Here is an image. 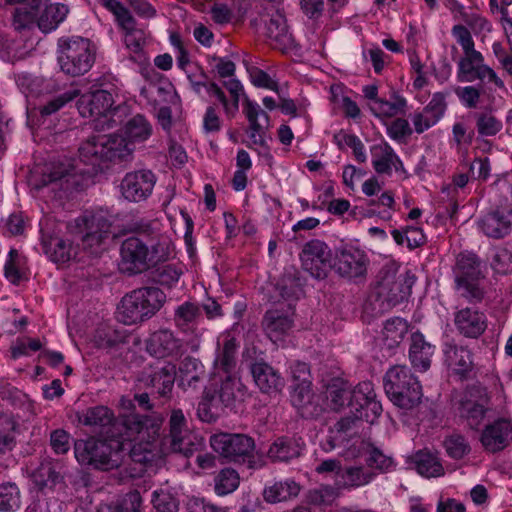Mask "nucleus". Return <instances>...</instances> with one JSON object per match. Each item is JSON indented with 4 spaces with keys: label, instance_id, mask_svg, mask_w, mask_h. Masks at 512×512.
Instances as JSON below:
<instances>
[{
    "label": "nucleus",
    "instance_id": "69168bd1",
    "mask_svg": "<svg viewBox=\"0 0 512 512\" xmlns=\"http://www.w3.org/2000/svg\"><path fill=\"white\" fill-rule=\"evenodd\" d=\"M181 271L173 265L163 266L158 273V281L162 285L171 286L179 280Z\"/></svg>",
    "mask_w": 512,
    "mask_h": 512
},
{
    "label": "nucleus",
    "instance_id": "f8f14e48",
    "mask_svg": "<svg viewBox=\"0 0 512 512\" xmlns=\"http://www.w3.org/2000/svg\"><path fill=\"white\" fill-rule=\"evenodd\" d=\"M116 143L117 139L112 138V135H94L81 143L78 150L79 161L97 167L105 160L123 159L131 154L127 145L120 147Z\"/></svg>",
    "mask_w": 512,
    "mask_h": 512
},
{
    "label": "nucleus",
    "instance_id": "f3484780",
    "mask_svg": "<svg viewBox=\"0 0 512 512\" xmlns=\"http://www.w3.org/2000/svg\"><path fill=\"white\" fill-rule=\"evenodd\" d=\"M210 443L215 452L234 461L248 456L255 447L252 438L241 434H216L211 437Z\"/></svg>",
    "mask_w": 512,
    "mask_h": 512
},
{
    "label": "nucleus",
    "instance_id": "864d4df0",
    "mask_svg": "<svg viewBox=\"0 0 512 512\" xmlns=\"http://www.w3.org/2000/svg\"><path fill=\"white\" fill-rule=\"evenodd\" d=\"M502 128V123L491 114H483L478 118L477 129L483 136H494Z\"/></svg>",
    "mask_w": 512,
    "mask_h": 512
},
{
    "label": "nucleus",
    "instance_id": "bf43d9fd",
    "mask_svg": "<svg viewBox=\"0 0 512 512\" xmlns=\"http://www.w3.org/2000/svg\"><path fill=\"white\" fill-rule=\"evenodd\" d=\"M212 20L217 24H226L232 18V9L221 2H214L209 9Z\"/></svg>",
    "mask_w": 512,
    "mask_h": 512
},
{
    "label": "nucleus",
    "instance_id": "3c124183",
    "mask_svg": "<svg viewBox=\"0 0 512 512\" xmlns=\"http://www.w3.org/2000/svg\"><path fill=\"white\" fill-rule=\"evenodd\" d=\"M444 446L447 454L454 459H461L469 452V446L465 439L458 435L448 437Z\"/></svg>",
    "mask_w": 512,
    "mask_h": 512
},
{
    "label": "nucleus",
    "instance_id": "7ed1b4c3",
    "mask_svg": "<svg viewBox=\"0 0 512 512\" xmlns=\"http://www.w3.org/2000/svg\"><path fill=\"white\" fill-rule=\"evenodd\" d=\"M237 343L230 333H223L217 348L209 384L198 404L197 414L203 422L213 421L222 407L236 408L249 396L236 370Z\"/></svg>",
    "mask_w": 512,
    "mask_h": 512
},
{
    "label": "nucleus",
    "instance_id": "4be33fe9",
    "mask_svg": "<svg viewBox=\"0 0 512 512\" xmlns=\"http://www.w3.org/2000/svg\"><path fill=\"white\" fill-rule=\"evenodd\" d=\"M151 126L147 120L137 115L133 117L124 128V135H112V138L117 139L116 146H128L131 152L134 149V144L143 142L151 135Z\"/></svg>",
    "mask_w": 512,
    "mask_h": 512
},
{
    "label": "nucleus",
    "instance_id": "9d476101",
    "mask_svg": "<svg viewBox=\"0 0 512 512\" xmlns=\"http://www.w3.org/2000/svg\"><path fill=\"white\" fill-rule=\"evenodd\" d=\"M94 57L95 49L88 39L71 37L58 42V64L65 74L78 76L88 72Z\"/></svg>",
    "mask_w": 512,
    "mask_h": 512
},
{
    "label": "nucleus",
    "instance_id": "ddd939ff",
    "mask_svg": "<svg viewBox=\"0 0 512 512\" xmlns=\"http://www.w3.org/2000/svg\"><path fill=\"white\" fill-rule=\"evenodd\" d=\"M457 74L462 82L481 80L485 84L491 85V88L504 89L501 79L489 66L484 64L482 54L476 50L464 53L459 61Z\"/></svg>",
    "mask_w": 512,
    "mask_h": 512
},
{
    "label": "nucleus",
    "instance_id": "393cba45",
    "mask_svg": "<svg viewBox=\"0 0 512 512\" xmlns=\"http://www.w3.org/2000/svg\"><path fill=\"white\" fill-rule=\"evenodd\" d=\"M512 226V211L497 210L485 215L479 222L481 231L489 237L501 238L507 235Z\"/></svg>",
    "mask_w": 512,
    "mask_h": 512
},
{
    "label": "nucleus",
    "instance_id": "79ce46f5",
    "mask_svg": "<svg viewBox=\"0 0 512 512\" xmlns=\"http://www.w3.org/2000/svg\"><path fill=\"white\" fill-rule=\"evenodd\" d=\"M142 498L139 492L127 494L121 501L115 504L101 505L98 512H140Z\"/></svg>",
    "mask_w": 512,
    "mask_h": 512
},
{
    "label": "nucleus",
    "instance_id": "603ef678",
    "mask_svg": "<svg viewBox=\"0 0 512 512\" xmlns=\"http://www.w3.org/2000/svg\"><path fill=\"white\" fill-rule=\"evenodd\" d=\"M339 144H345L353 150L356 160L364 162L366 160L365 148L361 140L355 135L339 133L335 136Z\"/></svg>",
    "mask_w": 512,
    "mask_h": 512
},
{
    "label": "nucleus",
    "instance_id": "473e14b6",
    "mask_svg": "<svg viewBox=\"0 0 512 512\" xmlns=\"http://www.w3.org/2000/svg\"><path fill=\"white\" fill-rule=\"evenodd\" d=\"M368 107L375 117L386 123L389 119L404 112L406 100L399 95H394L390 100L380 98L379 100L368 102Z\"/></svg>",
    "mask_w": 512,
    "mask_h": 512
},
{
    "label": "nucleus",
    "instance_id": "5fc2aeb1",
    "mask_svg": "<svg viewBox=\"0 0 512 512\" xmlns=\"http://www.w3.org/2000/svg\"><path fill=\"white\" fill-rule=\"evenodd\" d=\"M198 316V308L192 303H184L179 306L176 315L175 321L179 327H186L189 324H192Z\"/></svg>",
    "mask_w": 512,
    "mask_h": 512
},
{
    "label": "nucleus",
    "instance_id": "4468645a",
    "mask_svg": "<svg viewBox=\"0 0 512 512\" xmlns=\"http://www.w3.org/2000/svg\"><path fill=\"white\" fill-rule=\"evenodd\" d=\"M454 274L456 287L461 295L471 299L481 297L482 292L479 288L480 271L476 256L473 253L465 252L458 255Z\"/></svg>",
    "mask_w": 512,
    "mask_h": 512
},
{
    "label": "nucleus",
    "instance_id": "49530a36",
    "mask_svg": "<svg viewBox=\"0 0 512 512\" xmlns=\"http://www.w3.org/2000/svg\"><path fill=\"white\" fill-rule=\"evenodd\" d=\"M20 507V493L15 484L4 483L0 485V510L14 511Z\"/></svg>",
    "mask_w": 512,
    "mask_h": 512
},
{
    "label": "nucleus",
    "instance_id": "dca6fc26",
    "mask_svg": "<svg viewBox=\"0 0 512 512\" xmlns=\"http://www.w3.org/2000/svg\"><path fill=\"white\" fill-rule=\"evenodd\" d=\"M41 241L46 255L55 263H66L77 258L78 248L69 239H63L51 230L48 219L40 222Z\"/></svg>",
    "mask_w": 512,
    "mask_h": 512
},
{
    "label": "nucleus",
    "instance_id": "6ab92c4d",
    "mask_svg": "<svg viewBox=\"0 0 512 512\" xmlns=\"http://www.w3.org/2000/svg\"><path fill=\"white\" fill-rule=\"evenodd\" d=\"M331 253L328 246L319 241L308 242L301 253L303 268L315 278H323L330 269Z\"/></svg>",
    "mask_w": 512,
    "mask_h": 512
},
{
    "label": "nucleus",
    "instance_id": "e433bc0d",
    "mask_svg": "<svg viewBox=\"0 0 512 512\" xmlns=\"http://www.w3.org/2000/svg\"><path fill=\"white\" fill-rule=\"evenodd\" d=\"M178 347V341L168 330L153 333L147 341V351L159 358L174 353Z\"/></svg>",
    "mask_w": 512,
    "mask_h": 512
},
{
    "label": "nucleus",
    "instance_id": "2f4dec72",
    "mask_svg": "<svg viewBox=\"0 0 512 512\" xmlns=\"http://www.w3.org/2000/svg\"><path fill=\"white\" fill-rule=\"evenodd\" d=\"M225 86L232 96L231 102L227 101L224 93L218 86L211 84L209 91L223 104L225 113L228 116L233 117L238 111L239 102L244 97V89L240 81L237 79H229L225 83Z\"/></svg>",
    "mask_w": 512,
    "mask_h": 512
},
{
    "label": "nucleus",
    "instance_id": "5701e85b",
    "mask_svg": "<svg viewBox=\"0 0 512 512\" xmlns=\"http://www.w3.org/2000/svg\"><path fill=\"white\" fill-rule=\"evenodd\" d=\"M176 378L175 365L170 362L156 361L153 371L145 379V385L153 387L160 395L171 392Z\"/></svg>",
    "mask_w": 512,
    "mask_h": 512
},
{
    "label": "nucleus",
    "instance_id": "a19ab883",
    "mask_svg": "<svg viewBox=\"0 0 512 512\" xmlns=\"http://www.w3.org/2000/svg\"><path fill=\"white\" fill-rule=\"evenodd\" d=\"M408 332V323L402 318L387 320L383 329V336L388 347L399 344Z\"/></svg>",
    "mask_w": 512,
    "mask_h": 512
},
{
    "label": "nucleus",
    "instance_id": "b1692460",
    "mask_svg": "<svg viewBox=\"0 0 512 512\" xmlns=\"http://www.w3.org/2000/svg\"><path fill=\"white\" fill-rule=\"evenodd\" d=\"M446 108L442 94H435L422 112L414 114L412 122L416 132L422 133L434 126L443 116Z\"/></svg>",
    "mask_w": 512,
    "mask_h": 512
},
{
    "label": "nucleus",
    "instance_id": "58836bf2",
    "mask_svg": "<svg viewBox=\"0 0 512 512\" xmlns=\"http://www.w3.org/2000/svg\"><path fill=\"white\" fill-rule=\"evenodd\" d=\"M300 487L293 480L276 482L264 490V498L267 502L277 503L289 500L299 494Z\"/></svg>",
    "mask_w": 512,
    "mask_h": 512
},
{
    "label": "nucleus",
    "instance_id": "774afa93",
    "mask_svg": "<svg viewBox=\"0 0 512 512\" xmlns=\"http://www.w3.org/2000/svg\"><path fill=\"white\" fill-rule=\"evenodd\" d=\"M456 94L461 102L468 107L475 106L479 98L478 90L472 86L459 88L456 90Z\"/></svg>",
    "mask_w": 512,
    "mask_h": 512
},
{
    "label": "nucleus",
    "instance_id": "c9c22d12",
    "mask_svg": "<svg viewBox=\"0 0 512 512\" xmlns=\"http://www.w3.org/2000/svg\"><path fill=\"white\" fill-rule=\"evenodd\" d=\"M445 363L454 374L464 375L471 369L472 361L470 352L460 346L446 345L444 348Z\"/></svg>",
    "mask_w": 512,
    "mask_h": 512
},
{
    "label": "nucleus",
    "instance_id": "423d86ee",
    "mask_svg": "<svg viewBox=\"0 0 512 512\" xmlns=\"http://www.w3.org/2000/svg\"><path fill=\"white\" fill-rule=\"evenodd\" d=\"M487 399L483 395L476 396L470 393L461 401L459 413L465 418L472 429L484 428L480 435V442L489 452H497L504 449L512 439V424L508 419L500 418L491 423H485L489 417L486 408Z\"/></svg>",
    "mask_w": 512,
    "mask_h": 512
},
{
    "label": "nucleus",
    "instance_id": "8fccbe9b",
    "mask_svg": "<svg viewBox=\"0 0 512 512\" xmlns=\"http://www.w3.org/2000/svg\"><path fill=\"white\" fill-rule=\"evenodd\" d=\"M153 506L157 512H177L178 503L173 496L164 490L153 493Z\"/></svg>",
    "mask_w": 512,
    "mask_h": 512
},
{
    "label": "nucleus",
    "instance_id": "0eeeda50",
    "mask_svg": "<svg viewBox=\"0 0 512 512\" xmlns=\"http://www.w3.org/2000/svg\"><path fill=\"white\" fill-rule=\"evenodd\" d=\"M68 12V7L61 3L29 0L16 8L13 26L16 30H21L30 28L36 22L42 32L49 33L65 20Z\"/></svg>",
    "mask_w": 512,
    "mask_h": 512
},
{
    "label": "nucleus",
    "instance_id": "f03ea898",
    "mask_svg": "<svg viewBox=\"0 0 512 512\" xmlns=\"http://www.w3.org/2000/svg\"><path fill=\"white\" fill-rule=\"evenodd\" d=\"M134 403L130 398L122 397L120 400L121 419L113 424V428L120 427L129 447V457L137 463L143 464L161 458L168 451L181 452L188 455L193 452V444L188 440L184 414L181 410H174L170 417V445L167 446L158 437L162 423L160 418H145L140 420L130 412Z\"/></svg>",
    "mask_w": 512,
    "mask_h": 512
},
{
    "label": "nucleus",
    "instance_id": "4c0bfd02",
    "mask_svg": "<svg viewBox=\"0 0 512 512\" xmlns=\"http://www.w3.org/2000/svg\"><path fill=\"white\" fill-rule=\"evenodd\" d=\"M303 442L300 439L282 437L269 448L268 456L273 460L287 461L300 455Z\"/></svg>",
    "mask_w": 512,
    "mask_h": 512
},
{
    "label": "nucleus",
    "instance_id": "de8ad7c7",
    "mask_svg": "<svg viewBox=\"0 0 512 512\" xmlns=\"http://www.w3.org/2000/svg\"><path fill=\"white\" fill-rule=\"evenodd\" d=\"M5 276L13 284H19L26 278V272L19 254L12 250L5 264Z\"/></svg>",
    "mask_w": 512,
    "mask_h": 512
},
{
    "label": "nucleus",
    "instance_id": "c85d7f7f",
    "mask_svg": "<svg viewBox=\"0 0 512 512\" xmlns=\"http://www.w3.org/2000/svg\"><path fill=\"white\" fill-rule=\"evenodd\" d=\"M264 327L270 340L279 346H283L289 336L292 319L289 315H284L278 311H269L265 316Z\"/></svg>",
    "mask_w": 512,
    "mask_h": 512
},
{
    "label": "nucleus",
    "instance_id": "338daca9",
    "mask_svg": "<svg viewBox=\"0 0 512 512\" xmlns=\"http://www.w3.org/2000/svg\"><path fill=\"white\" fill-rule=\"evenodd\" d=\"M41 348V343L37 339H28L25 341L18 342L12 348V355L14 358H18L22 355H27L29 351H38Z\"/></svg>",
    "mask_w": 512,
    "mask_h": 512
},
{
    "label": "nucleus",
    "instance_id": "bb28decb",
    "mask_svg": "<svg viewBox=\"0 0 512 512\" xmlns=\"http://www.w3.org/2000/svg\"><path fill=\"white\" fill-rule=\"evenodd\" d=\"M344 471L340 462L336 459H327L316 467V472L322 476L324 480L333 481V489L339 490L347 485H359L363 483V479L353 478L351 474L344 475Z\"/></svg>",
    "mask_w": 512,
    "mask_h": 512
},
{
    "label": "nucleus",
    "instance_id": "cd10ccee",
    "mask_svg": "<svg viewBox=\"0 0 512 512\" xmlns=\"http://www.w3.org/2000/svg\"><path fill=\"white\" fill-rule=\"evenodd\" d=\"M372 165L379 174L402 171L403 165L393 149L386 143L376 144L371 149Z\"/></svg>",
    "mask_w": 512,
    "mask_h": 512
},
{
    "label": "nucleus",
    "instance_id": "13d9d810",
    "mask_svg": "<svg viewBox=\"0 0 512 512\" xmlns=\"http://www.w3.org/2000/svg\"><path fill=\"white\" fill-rule=\"evenodd\" d=\"M452 35L457 41V43L462 47L464 53L475 50L474 49V41L469 30L462 26L456 25L452 29Z\"/></svg>",
    "mask_w": 512,
    "mask_h": 512
},
{
    "label": "nucleus",
    "instance_id": "aec40b11",
    "mask_svg": "<svg viewBox=\"0 0 512 512\" xmlns=\"http://www.w3.org/2000/svg\"><path fill=\"white\" fill-rule=\"evenodd\" d=\"M149 248L139 238L126 239L121 247L120 267L128 273L142 272L150 266Z\"/></svg>",
    "mask_w": 512,
    "mask_h": 512
},
{
    "label": "nucleus",
    "instance_id": "9b49d317",
    "mask_svg": "<svg viewBox=\"0 0 512 512\" xmlns=\"http://www.w3.org/2000/svg\"><path fill=\"white\" fill-rule=\"evenodd\" d=\"M110 224L104 211H86L68 226L69 233L81 238L83 249L97 253V246L109 233Z\"/></svg>",
    "mask_w": 512,
    "mask_h": 512
},
{
    "label": "nucleus",
    "instance_id": "c03bdc74",
    "mask_svg": "<svg viewBox=\"0 0 512 512\" xmlns=\"http://www.w3.org/2000/svg\"><path fill=\"white\" fill-rule=\"evenodd\" d=\"M267 35L280 44L289 45L291 43V35L288 32L286 20L280 14L270 19L267 25Z\"/></svg>",
    "mask_w": 512,
    "mask_h": 512
},
{
    "label": "nucleus",
    "instance_id": "0e129e2a",
    "mask_svg": "<svg viewBox=\"0 0 512 512\" xmlns=\"http://www.w3.org/2000/svg\"><path fill=\"white\" fill-rule=\"evenodd\" d=\"M388 135L395 140H402L411 133L409 124L404 119H396L387 128Z\"/></svg>",
    "mask_w": 512,
    "mask_h": 512
},
{
    "label": "nucleus",
    "instance_id": "a878e982",
    "mask_svg": "<svg viewBox=\"0 0 512 512\" xmlns=\"http://www.w3.org/2000/svg\"><path fill=\"white\" fill-rule=\"evenodd\" d=\"M251 373L257 387L266 394H277L284 387L282 377L268 364L255 363Z\"/></svg>",
    "mask_w": 512,
    "mask_h": 512
},
{
    "label": "nucleus",
    "instance_id": "20e7f679",
    "mask_svg": "<svg viewBox=\"0 0 512 512\" xmlns=\"http://www.w3.org/2000/svg\"><path fill=\"white\" fill-rule=\"evenodd\" d=\"M86 425L107 426L110 428L106 439L79 440L75 443L74 452L81 465L96 469L110 470L118 467L129 456V447L120 427L113 428V416L109 408L98 406L87 410L83 416Z\"/></svg>",
    "mask_w": 512,
    "mask_h": 512
},
{
    "label": "nucleus",
    "instance_id": "412c9836",
    "mask_svg": "<svg viewBox=\"0 0 512 512\" xmlns=\"http://www.w3.org/2000/svg\"><path fill=\"white\" fill-rule=\"evenodd\" d=\"M366 261V255L363 250L352 244H346L339 250L336 270L342 276L356 279L364 275Z\"/></svg>",
    "mask_w": 512,
    "mask_h": 512
},
{
    "label": "nucleus",
    "instance_id": "a18cd8bd",
    "mask_svg": "<svg viewBox=\"0 0 512 512\" xmlns=\"http://www.w3.org/2000/svg\"><path fill=\"white\" fill-rule=\"evenodd\" d=\"M239 486V475L232 469H223L215 479V492L223 496L232 493Z\"/></svg>",
    "mask_w": 512,
    "mask_h": 512
},
{
    "label": "nucleus",
    "instance_id": "f704fd0d",
    "mask_svg": "<svg viewBox=\"0 0 512 512\" xmlns=\"http://www.w3.org/2000/svg\"><path fill=\"white\" fill-rule=\"evenodd\" d=\"M243 111L249 121L251 140L253 143L262 142L263 130L268 124L267 114L261 110L256 102L249 99H245Z\"/></svg>",
    "mask_w": 512,
    "mask_h": 512
},
{
    "label": "nucleus",
    "instance_id": "052dcab7",
    "mask_svg": "<svg viewBox=\"0 0 512 512\" xmlns=\"http://www.w3.org/2000/svg\"><path fill=\"white\" fill-rule=\"evenodd\" d=\"M251 82L261 88H266L272 91L277 90V83L264 71L253 69L250 71Z\"/></svg>",
    "mask_w": 512,
    "mask_h": 512
},
{
    "label": "nucleus",
    "instance_id": "72a5a7b5",
    "mask_svg": "<svg viewBox=\"0 0 512 512\" xmlns=\"http://www.w3.org/2000/svg\"><path fill=\"white\" fill-rule=\"evenodd\" d=\"M416 282V276L408 271L403 277L401 283L393 282L392 287L388 289L390 282L383 281L379 287V295L384 296L389 303L396 304L410 295L411 289Z\"/></svg>",
    "mask_w": 512,
    "mask_h": 512
},
{
    "label": "nucleus",
    "instance_id": "37998d69",
    "mask_svg": "<svg viewBox=\"0 0 512 512\" xmlns=\"http://www.w3.org/2000/svg\"><path fill=\"white\" fill-rule=\"evenodd\" d=\"M202 370L203 366L197 359L186 358L183 360L179 368V384L183 387L186 385L192 386L195 382L198 381Z\"/></svg>",
    "mask_w": 512,
    "mask_h": 512
},
{
    "label": "nucleus",
    "instance_id": "6e6d98bb",
    "mask_svg": "<svg viewBox=\"0 0 512 512\" xmlns=\"http://www.w3.org/2000/svg\"><path fill=\"white\" fill-rule=\"evenodd\" d=\"M17 86L20 88L23 94L29 99L34 95H38L39 87L42 85V81L32 77L28 74H20L16 79Z\"/></svg>",
    "mask_w": 512,
    "mask_h": 512
},
{
    "label": "nucleus",
    "instance_id": "a211bd4d",
    "mask_svg": "<svg viewBox=\"0 0 512 512\" xmlns=\"http://www.w3.org/2000/svg\"><path fill=\"white\" fill-rule=\"evenodd\" d=\"M154 174L149 170L127 173L120 183L121 196L129 202H140L150 196L155 185Z\"/></svg>",
    "mask_w": 512,
    "mask_h": 512
},
{
    "label": "nucleus",
    "instance_id": "f257e3e1",
    "mask_svg": "<svg viewBox=\"0 0 512 512\" xmlns=\"http://www.w3.org/2000/svg\"><path fill=\"white\" fill-rule=\"evenodd\" d=\"M294 384L291 392V403L302 417L311 418L320 414L324 409L340 410L345 402L349 413L353 416L341 419L331 431L330 440L323 445L324 450L336 448L344 439L350 429V424L356 425L357 421H366L373 424L380 416L382 406L376 400V395L371 382H362L353 390L342 379H335L329 384L325 392V402L319 403V396L310 392V373L306 363H297L292 371Z\"/></svg>",
    "mask_w": 512,
    "mask_h": 512
},
{
    "label": "nucleus",
    "instance_id": "6e6552de",
    "mask_svg": "<svg viewBox=\"0 0 512 512\" xmlns=\"http://www.w3.org/2000/svg\"><path fill=\"white\" fill-rule=\"evenodd\" d=\"M166 295L158 288H142L125 295L117 307V319L132 325L152 317L164 304Z\"/></svg>",
    "mask_w": 512,
    "mask_h": 512
},
{
    "label": "nucleus",
    "instance_id": "1a4fd4ad",
    "mask_svg": "<svg viewBox=\"0 0 512 512\" xmlns=\"http://www.w3.org/2000/svg\"><path fill=\"white\" fill-rule=\"evenodd\" d=\"M384 389L390 401L399 409H414L422 398L421 385L406 366H394L384 378Z\"/></svg>",
    "mask_w": 512,
    "mask_h": 512
},
{
    "label": "nucleus",
    "instance_id": "c756f323",
    "mask_svg": "<svg viewBox=\"0 0 512 512\" xmlns=\"http://www.w3.org/2000/svg\"><path fill=\"white\" fill-rule=\"evenodd\" d=\"M457 328L467 337H477L486 329L483 313L470 308L460 310L455 318Z\"/></svg>",
    "mask_w": 512,
    "mask_h": 512
},
{
    "label": "nucleus",
    "instance_id": "39448f33",
    "mask_svg": "<svg viewBox=\"0 0 512 512\" xmlns=\"http://www.w3.org/2000/svg\"><path fill=\"white\" fill-rule=\"evenodd\" d=\"M78 97L77 109L80 115L90 119L96 129L104 130L111 127L112 123L122 120L126 109L106 90H87L84 87L73 92L59 96L47 103L40 110L41 117L48 116L58 111L66 102Z\"/></svg>",
    "mask_w": 512,
    "mask_h": 512
},
{
    "label": "nucleus",
    "instance_id": "680f3d73",
    "mask_svg": "<svg viewBox=\"0 0 512 512\" xmlns=\"http://www.w3.org/2000/svg\"><path fill=\"white\" fill-rule=\"evenodd\" d=\"M51 445L58 454L66 453L70 448V437L64 430H56L51 434Z\"/></svg>",
    "mask_w": 512,
    "mask_h": 512
},
{
    "label": "nucleus",
    "instance_id": "2eb2a0df",
    "mask_svg": "<svg viewBox=\"0 0 512 512\" xmlns=\"http://www.w3.org/2000/svg\"><path fill=\"white\" fill-rule=\"evenodd\" d=\"M112 14L119 27L124 31L123 42L134 61L143 62L146 57L143 53L145 36L142 30L135 29V22L129 11L123 5L111 4Z\"/></svg>",
    "mask_w": 512,
    "mask_h": 512
},
{
    "label": "nucleus",
    "instance_id": "4d7b16f0",
    "mask_svg": "<svg viewBox=\"0 0 512 512\" xmlns=\"http://www.w3.org/2000/svg\"><path fill=\"white\" fill-rule=\"evenodd\" d=\"M492 267L497 273L506 274L512 270V255L505 249L498 250L493 258Z\"/></svg>",
    "mask_w": 512,
    "mask_h": 512
},
{
    "label": "nucleus",
    "instance_id": "7c9ffc66",
    "mask_svg": "<svg viewBox=\"0 0 512 512\" xmlns=\"http://www.w3.org/2000/svg\"><path fill=\"white\" fill-rule=\"evenodd\" d=\"M411 340L409 352L411 363L416 370L424 372L430 367L434 346L426 342L421 333H413Z\"/></svg>",
    "mask_w": 512,
    "mask_h": 512
},
{
    "label": "nucleus",
    "instance_id": "e2e57ef3",
    "mask_svg": "<svg viewBox=\"0 0 512 512\" xmlns=\"http://www.w3.org/2000/svg\"><path fill=\"white\" fill-rule=\"evenodd\" d=\"M57 475L52 471L49 463L42 464L41 467L33 473L34 482L39 486H46L49 482L55 483Z\"/></svg>",
    "mask_w": 512,
    "mask_h": 512
},
{
    "label": "nucleus",
    "instance_id": "ea45409f",
    "mask_svg": "<svg viewBox=\"0 0 512 512\" xmlns=\"http://www.w3.org/2000/svg\"><path fill=\"white\" fill-rule=\"evenodd\" d=\"M415 464L418 473L424 477H439L444 474L442 464L437 455L428 451H421L415 456Z\"/></svg>",
    "mask_w": 512,
    "mask_h": 512
},
{
    "label": "nucleus",
    "instance_id": "09e8293b",
    "mask_svg": "<svg viewBox=\"0 0 512 512\" xmlns=\"http://www.w3.org/2000/svg\"><path fill=\"white\" fill-rule=\"evenodd\" d=\"M149 257L151 258L150 266L164 262L174 257V246L165 239L149 249Z\"/></svg>",
    "mask_w": 512,
    "mask_h": 512
}]
</instances>
